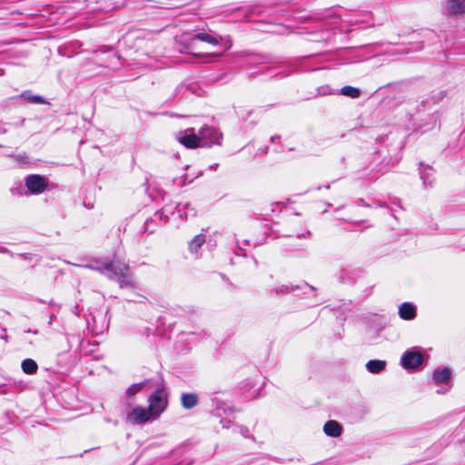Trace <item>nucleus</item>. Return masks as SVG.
<instances>
[{"instance_id": "obj_5", "label": "nucleus", "mask_w": 465, "mask_h": 465, "mask_svg": "<svg viewBox=\"0 0 465 465\" xmlns=\"http://www.w3.org/2000/svg\"><path fill=\"white\" fill-rule=\"evenodd\" d=\"M47 184L48 181L39 174H31L25 178V186L32 194L42 193Z\"/></svg>"}, {"instance_id": "obj_4", "label": "nucleus", "mask_w": 465, "mask_h": 465, "mask_svg": "<svg viewBox=\"0 0 465 465\" xmlns=\"http://www.w3.org/2000/svg\"><path fill=\"white\" fill-rule=\"evenodd\" d=\"M199 137L201 139L202 146H211L213 144L220 143L222 134L213 127L203 126L199 131Z\"/></svg>"}, {"instance_id": "obj_12", "label": "nucleus", "mask_w": 465, "mask_h": 465, "mask_svg": "<svg viewBox=\"0 0 465 465\" xmlns=\"http://www.w3.org/2000/svg\"><path fill=\"white\" fill-rule=\"evenodd\" d=\"M323 431L327 436L336 438L341 434L342 427L338 421L331 420L324 424Z\"/></svg>"}, {"instance_id": "obj_9", "label": "nucleus", "mask_w": 465, "mask_h": 465, "mask_svg": "<svg viewBox=\"0 0 465 465\" xmlns=\"http://www.w3.org/2000/svg\"><path fill=\"white\" fill-rule=\"evenodd\" d=\"M451 371L447 367H438L432 374V380L435 383H448L450 380Z\"/></svg>"}, {"instance_id": "obj_11", "label": "nucleus", "mask_w": 465, "mask_h": 465, "mask_svg": "<svg viewBox=\"0 0 465 465\" xmlns=\"http://www.w3.org/2000/svg\"><path fill=\"white\" fill-rule=\"evenodd\" d=\"M399 315L406 321L413 320L416 316V307L411 302H403L399 307Z\"/></svg>"}, {"instance_id": "obj_20", "label": "nucleus", "mask_w": 465, "mask_h": 465, "mask_svg": "<svg viewBox=\"0 0 465 465\" xmlns=\"http://www.w3.org/2000/svg\"><path fill=\"white\" fill-rule=\"evenodd\" d=\"M232 47V42L231 40L227 39L225 40L224 42V50L223 52H220V53H216L215 55L216 56H221L223 54V53L227 50H229L230 48Z\"/></svg>"}, {"instance_id": "obj_14", "label": "nucleus", "mask_w": 465, "mask_h": 465, "mask_svg": "<svg viewBox=\"0 0 465 465\" xmlns=\"http://www.w3.org/2000/svg\"><path fill=\"white\" fill-rule=\"evenodd\" d=\"M386 368V361L381 360H371L366 363V369L371 373H380Z\"/></svg>"}, {"instance_id": "obj_15", "label": "nucleus", "mask_w": 465, "mask_h": 465, "mask_svg": "<svg viewBox=\"0 0 465 465\" xmlns=\"http://www.w3.org/2000/svg\"><path fill=\"white\" fill-rule=\"evenodd\" d=\"M37 363L32 359H25L22 362V370L26 374H34L37 371Z\"/></svg>"}, {"instance_id": "obj_17", "label": "nucleus", "mask_w": 465, "mask_h": 465, "mask_svg": "<svg viewBox=\"0 0 465 465\" xmlns=\"http://www.w3.org/2000/svg\"><path fill=\"white\" fill-rule=\"evenodd\" d=\"M341 93L343 94V95H346V96H349V97H351V98H356L360 95V91L357 89V88H354L352 86H344L341 88Z\"/></svg>"}, {"instance_id": "obj_1", "label": "nucleus", "mask_w": 465, "mask_h": 465, "mask_svg": "<svg viewBox=\"0 0 465 465\" xmlns=\"http://www.w3.org/2000/svg\"><path fill=\"white\" fill-rule=\"evenodd\" d=\"M84 267L100 272L105 274L110 280H116L121 288L134 285V281L129 275V267L124 262L118 261L109 262L107 260L94 261Z\"/></svg>"}, {"instance_id": "obj_19", "label": "nucleus", "mask_w": 465, "mask_h": 465, "mask_svg": "<svg viewBox=\"0 0 465 465\" xmlns=\"http://www.w3.org/2000/svg\"><path fill=\"white\" fill-rule=\"evenodd\" d=\"M27 100H29L32 103L35 104H44L45 100L42 96L39 95H26L25 94H23Z\"/></svg>"}, {"instance_id": "obj_3", "label": "nucleus", "mask_w": 465, "mask_h": 465, "mask_svg": "<svg viewBox=\"0 0 465 465\" xmlns=\"http://www.w3.org/2000/svg\"><path fill=\"white\" fill-rule=\"evenodd\" d=\"M148 401V411L152 414L153 419H158L167 407V400L164 391L163 390H157L149 397Z\"/></svg>"}, {"instance_id": "obj_8", "label": "nucleus", "mask_w": 465, "mask_h": 465, "mask_svg": "<svg viewBox=\"0 0 465 465\" xmlns=\"http://www.w3.org/2000/svg\"><path fill=\"white\" fill-rule=\"evenodd\" d=\"M183 37L184 38L185 41H189L190 42V47L193 46V42L195 40H200V41H203V42H206L208 44H211L213 45H219V43L223 40L222 37H215V36H213L211 35H208L206 33H198V34H195L193 35H190L189 34H185L183 35Z\"/></svg>"}, {"instance_id": "obj_10", "label": "nucleus", "mask_w": 465, "mask_h": 465, "mask_svg": "<svg viewBox=\"0 0 465 465\" xmlns=\"http://www.w3.org/2000/svg\"><path fill=\"white\" fill-rule=\"evenodd\" d=\"M446 9L450 15H465V0H449Z\"/></svg>"}, {"instance_id": "obj_7", "label": "nucleus", "mask_w": 465, "mask_h": 465, "mask_svg": "<svg viewBox=\"0 0 465 465\" xmlns=\"http://www.w3.org/2000/svg\"><path fill=\"white\" fill-rule=\"evenodd\" d=\"M177 141L189 149L202 146L201 139L199 135L194 134L193 129H186L184 132H181L177 135Z\"/></svg>"}, {"instance_id": "obj_13", "label": "nucleus", "mask_w": 465, "mask_h": 465, "mask_svg": "<svg viewBox=\"0 0 465 465\" xmlns=\"http://www.w3.org/2000/svg\"><path fill=\"white\" fill-rule=\"evenodd\" d=\"M199 402V399L196 393H183L181 396L182 406L190 410L195 407Z\"/></svg>"}, {"instance_id": "obj_2", "label": "nucleus", "mask_w": 465, "mask_h": 465, "mask_svg": "<svg viewBox=\"0 0 465 465\" xmlns=\"http://www.w3.org/2000/svg\"><path fill=\"white\" fill-rule=\"evenodd\" d=\"M423 360L424 354L422 349L420 347H413L402 354L401 358V364L405 370L411 371L421 366Z\"/></svg>"}, {"instance_id": "obj_16", "label": "nucleus", "mask_w": 465, "mask_h": 465, "mask_svg": "<svg viewBox=\"0 0 465 465\" xmlns=\"http://www.w3.org/2000/svg\"><path fill=\"white\" fill-rule=\"evenodd\" d=\"M205 242V236L203 234L196 235L192 242H190L189 248L191 252L196 253L198 250L202 247V245Z\"/></svg>"}, {"instance_id": "obj_18", "label": "nucleus", "mask_w": 465, "mask_h": 465, "mask_svg": "<svg viewBox=\"0 0 465 465\" xmlns=\"http://www.w3.org/2000/svg\"><path fill=\"white\" fill-rule=\"evenodd\" d=\"M143 387V382H140V383H134L133 385H131L128 389H127V395L129 397H133L134 396L136 393H138Z\"/></svg>"}, {"instance_id": "obj_6", "label": "nucleus", "mask_w": 465, "mask_h": 465, "mask_svg": "<svg viewBox=\"0 0 465 465\" xmlns=\"http://www.w3.org/2000/svg\"><path fill=\"white\" fill-rule=\"evenodd\" d=\"M126 420L132 424H142L149 420H154L147 408L134 407L126 416Z\"/></svg>"}, {"instance_id": "obj_21", "label": "nucleus", "mask_w": 465, "mask_h": 465, "mask_svg": "<svg viewBox=\"0 0 465 465\" xmlns=\"http://www.w3.org/2000/svg\"><path fill=\"white\" fill-rule=\"evenodd\" d=\"M286 289L287 288L283 286L281 287L280 289H275V293L284 292Z\"/></svg>"}]
</instances>
